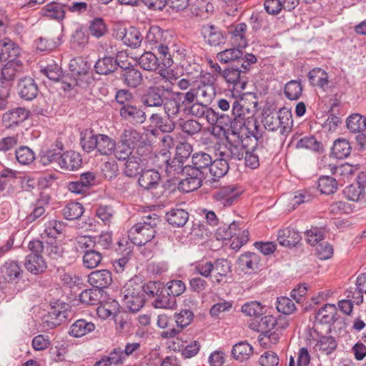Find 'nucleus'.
Wrapping results in <instances>:
<instances>
[{"instance_id": "obj_1", "label": "nucleus", "mask_w": 366, "mask_h": 366, "mask_svg": "<svg viewBox=\"0 0 366 366\" xmlns=\"http://www.w3.org/2000/svg\"><path fill=\"white\" fill-rule=\"evenodd\" d=\"M160 222L159 217L156 214L143 217L128 231L129 239L136 245H145L155 237L156 227Z\"/></svg>"}, {"instance_id": "obj_2", "label": "nucleus", "mask_w": 366, "mask_h": 366, "mask_svg": "<svg viewBox=\"0 0 366 366\" xmlns=\"http://www.w3.org/2000/svg\"><path fill=\"white\" fill-rule=\"evenodd\" d=\"M81 144L88 153L96 149L105 156L113 154L116 148L115 140L106 134H96L92 129H86L81 132Z\"/></svg>"}, {"instance_id": "obj_3", "label": "nucleus", "mask_w": 366, "mask_h": 366, "mask_svg": "<svg viewBox=\"0 0 366 366\" xmlns=\"http://www.w3.org/2000/svg\"><path fill=\"white\" fill-rule=\"evenodd\" d=\"M164 70L159 76L154 79V85L149 86L142 94V103L147 107H161L164 104V93L172 92V83L163 74Z\"/></svg>"}, {"instance_id": "obj_4", "label": "nucleus", "mask_w": 366, "mask_h": 366, "mask_svg": "<svg viewBox=\"0 0 366 366\" xmlns=\"http://www.w3.org/2000/svg\"><path fill=\"white\" fill-rule=\"evenodd\" d=\"M122 304L132 313L139 312L145 304L143 285L133 280H129L121 290Z\"/></svg>"}, {"instance_id": "obj_5", "label": "nucleus", "mask_w": 366, "mask_h": 366, "mask_svg": "<svg viewBox=\"0 0 366 366\" xmlns=\"http://www.w3.org/2000/svg\"><path fill=\"white\" fill-rule=\"evenodd\" d=\"M169 35L168 31H164L159 26H152L145 36V42L152 46V49H157L162 64L164 67L169 68L173 64V60L169 52V48L167 44V38Z\"/></svg>"}, {"instance_id": "obj_6", "label": "nucleus", "mask_w": 366, "mask_h": 366, "mask_svg": "<svg viewBox=\"0 0 366 366\" xmlns=\"http://www.w3.org/2000/svg\"><path fill=\"white\" fill-rule=\"evenodd\" d=\"M30 253L26 257L24 266L26 269L33 274H39L45 272L47 264L42 253L44 252V244L43 242L34 239L28 244Z\"/></svg>"}, {"instance_id": "obj_7", "label": "nucleus", "mask_w": 366, "mask_h": 366, "mask_svg": "<svg viewBox=\"0 0 366 366\" xmlns=\"http://www.w3.org/2000/svg\"><path fill=\"white\" fill-rule=\"evenodd\" d=\"M217 58L221 63H232L233 66L241 65L244 69H249L252 64L257 61V58L252 54L244 55L242 50L238 48L225 49L219 52Z\"/></svg>"}, {"instance_id": "obj_8", "label": "nucleus", "mask_w": 366, "mask_h": 366, "mask_svg": "<svg viewBox=\"0 0 366 366\" xmlns=\"http://www.w3.org/2000/svg\"><path fill=\"white\" fill-rule=\"evenodd\" d=\"M192 96L186 92H175L172 98L164 97L162 107L167 117L174 118L181 110L184 112L185 107L190 104Z\"/></svg>"}, {"instance_id": "obj_9", "label": "nucleus", "mask_w": 366, "mask_h": 366, "mask_svg": "<svg viewBox=\"0 0 366 366\" xmlns=\"http://www.w3.org/2000/svg\"><path fill=\"white\" fill-rule=\"evenodd\" d=\"M249 70L242 68L241 65L232 66L222 71V76L234 86L235 90H244L247 84L246 74Z\"/></svg>"}, {"instance_id": "obj_10", "label": "nucleus", "mask_w": 366, "mask_h": 366, "mask_svg": "<svg viewBox=\"0 0 366 366\" xmlns=\"http://www.w3.org/2000/svg\"><path fill=\"white\" fill-rule=\"evenodd\" d=\"M174 317L177 327L163 331L160 335L163 339L173 338L179 334L184 327L190 325L193 320L194 314L189 310H182L179 312H176Z\"/></svg>"}, {"instance_id": "obj_11", "label": "nucleus", "mask_w": 366, "mask_h": 366, "mask_svg": "<svg viewBox=\"0 0 366 366\" xmlns=\"http://www.w3.org/2000/svg\"><path fill=\"white\" fill-rule=\"evenodd\" d=\"M245 151L243 144L227 145L217 142L214 146L216 156L222 157L229 161L242 160L244 158Z\"/></svg>"}, {"instance_id": "obj_12", "label": "nucleus", "mask_w": 366, "mask_h": 366, "mask_svg": "<svg viewBox=\"0 0 366 366\" xmlns=\"http://www.w3.org/2000/svg\"><path fill=\"white\" fill-rule=\"evenodd\" d=\"M186 94L192 96L190 99H192V101H191L190 104L194 101H199L209 105L215 97L216 92L212 84H202L197 87L190 88L189 91L186 92Z\"/></svg>"}, {"instance_id": "obj_13", "label": "nucleus", "mask_w": 366, "mask_h": 366, "mask_svg": "<svg viewBox=\"0 0 366 366\" xmlns=\"http://www.w3.org/2000/svg\"><path fill=\"white\" fill-rule=\"evenodd\" d=\"M69 308L70 306L67 303L56 302L49 311L45 322L48 323V326L51 327L60 325L67 319Z\"/></svg>"}, {"instance_id": "obj_14", "label": "nucleus", "mask_w": 366, "mask_h": 366, "mask_svg": "<svg viewBox=\"0 0 366 366\" xmlns=\"http://www.w3.org/2000/svg\"><path fill=\"white\" fill-rule=\"evenodd\" d=\"M29 115V110L23 107H16L3 114L2 124L8 129L16 127L26 120Z\"/></svg>"}, {"instance_id": "obj_15", "label": "nucleus", "mask_w": 366, "mask_h": 366, "mask_svg": "<svg viewBox=\"0 0 366 366\" xmlns=\"http://www.w3.org/2000/svg\"><path fill=\"white\" fill-rule=\"evenodd\" d=\"M185 178L179 184V189L188 193L194 191L202 186L203 176L197 170H193L189 167H186L184 170Z\"/></svg>"}, {"instance_id": "obj_16", "label": "nucleus", "mask_w": 366, "mask_h": 366, "mask_svg": "<svg viewBox=\"0 0 366 366\" xmlns=\"http://www.w3.org/2000/svg\"><path fill=\"white\" fill-rule=\"evenodd\" d=\"M17 93L19 96L26 101H31L36 97L39 87L35 80L30 76L21 78L17 84Z\"/></svg>"}, {"instance_id": "obj_17", "label": "nucleus", "mask_w": 366, "mask_h": 366, "mask_svg": "<svg viewBox=\"0 0 366 366\" xmlns=\"http://www.w3.org/2000/svg\"><path fill=\"white\" fill-rule=\"evenodd\" d=\"M201 34L205 41L212 46L224 44L226 36L224 33L214 24H207L202 26Z\"/></svg>"}, {"instance_id": "obj_18", "label": "nucleus", "mask_w": 366, "mask_h": 366, "mask_svg": "<svg viewBox=\"0 0 366 366\" xmlns=\"http://www.w3.org/2000/svg\"><path fill=\"white\" fill-rule=\"evenodd\" d=\"M120 117L132 124H140L145 122L146 114L140 107L133 104L122 107L119 109Z\"/></svg>"}, {"instance_id": "obj_19", "label": "nucleus", "mask_w": 366, "mask_h": 366, "mask_svg": "<svg viewBox=\"0 0 366 366\" xmlns=\"http://www.w3.org/2000/svg\"><path fill=\"white\" fill-rule=\"evenodd\" d=\"M313 332L317 334V337H315L311 334L312 340L316 341L314 346V349L316 351L328 355L336 350L337 342L334 337L331 335H320L315 327L313 328Z\"/></svg>"}, {"instance_id": "obj_20", "label": "nucleus", "mask_w": 366, "mask_h": 366, "mask_svg": "<svg viewBox=\"0 0 366 366\" xmlns=\"http://www.w3.org/2000/svg\"><path fill=\"white\" fill-rule=\"evenodd\" d=\"M239 192L234 185L222 187L213 194V199L223 207L231 206L239 197Z\"/></svg>"}, {"instance_id": "obj_21", "label": "nucleus", "mask_w": 366, "mask_h": 366, "mask_svg": "<svg viewBox=\"0 0 366 366\" xmlns=\"http://www.w3.org/2000/svg\"><path fill=\"white\" fill-rule=\"evenodd\" d=\"M88 282L96 289L107 288L112 282V272L108 269L93 271L88 275Z\"/></svg>"}, {"instance_id": "obj_22", "label": "nucleus", "mask_w": 366, "mask_h": 366, "mask_svg": "<svg viewBox=\"0 0 366 366\" xmlns=\"http://www.w3.org/2000/svg\"><path fill=\"white\" fill-rule=\"evenodd\" d=\"M337 308L335 305L326 304L316 313L315 317V327L317 324L332 325L337 320Z\"/></svg>"}, {"instance_id": "obj_23", "label": "nucleus", "mask_w": 366, "mask_h": 366, "mask_svg": "<svg viewBox=\"0 0 366 366\" xmlns=\"http://www.w3.org/2000/svg\"><path fill=\"white\" fill-rule=\"evenodd\" d=\"M1 273L7 282H17L23 275L21 265L15 261H7L1 267Z\"/></svg>"}, {"instance_id": "obj_24", "label": "nucleus", "mask_w": 366, "mask_h": 366, "mask_svg": "<svg viewBox=\"0 0 366 366\" xmlns=\"http://www.w3.org/2000/svg\"><path fill=\"white\" fill-rule=\"evenodd\" d=\"M0 54L4 61H16L20 54V48L10 39L4 37L0 39Z\"/></svg>"}, {"instance_id": "obj_25", "label": "nucleus", "mask_w": 366, "mask_h": 366, "mask_svg": "<svg viewBox=\"0 0 366 366\" xmlns=\"http://www.w3.org/2000/svg\"><path fill=\"white\" fill-rule=\"evenodd\" d=\"M96 330L95 324L86 319L76 320L69 328V334L74 337H82Z\"/></svg>"}, {"instance_id": "obj_26", "label": "nucleus", "mask_w": 366, "mask_h": 366, "mask_svg": "<svg viewBox=\"0 0 366 366\" xmlns=\"http://www.w3.org/2000/svg\"><path fill=\"white\" fill-rule=\"evenodd\" d=\"M119 34L125 45L134 49L139 47L143 40L141 32L134 26L126 28Z\"/></svg>"}, {"instance_id": "obj_27", "label": "nucleus", "mask_w": 366, "mask_h": 366, "mask_svg": "<svg viewBox=\"0 0 366 366\" xmlns=\"http://www.w3.org/2000/svg\"><path fill=\"white\" fill-rule=\"evenodd\" d=\"M160 182V174L154 169L142 171L138 179L139 185L145 190L157 188Z\"/></svg>"}, {"instance_id": "obj_28", "label": "nucleus", "mask_w": 366, "mask_h": 366, "mask_svg": "<svg viewBox=\"0 0 366 366\" xmlns=\"http://www.w3.org/2000/svg\"><path fill=\"white\" fill-rule=\"evenodd\" d=\"M230 264L226 259H219L214 262L211 282L214 286L222 285L223 280L230 272Z\"/></svg>"}, {"instance_id": "obj_29", "label": "nucleus", "mask_w": 366, "mask_h": 366, "mask_svg": "<svg viewBox=\"0 0 366 366\" xmlns=\"http://www.w3.org/2000/svg\"><path fill=\"white\" fill-rule=\"evenodd\" d=\"M301 239V236L295 229L287 227L279 230L277 240L279 243L285 247H295Z\"/></svg>"}, {"instance_id": "obj_30", "label": "nucleus", "mask_w": 366, "mask_h": 366, "mask_svg": "<svg viewBox=\"0 0 366 366\" xmlns=\"http://www.w3.org/2000/svg\"><path fill=\"white\" fill-rule=\"evenodd\" d=\"M212 159L211 156L205 152L195 153L192 157V165H186V167H189L193 170L198 171L200 175L204 177L205 172L209 170L210 167Z\"/></svg>"}, {"instance_id": "obj_31", "label": "nucleus", "mask_w": 366, "mask_h": 366, "mask_svg": "<svg viewBox=\"0 0 366 366\" xmlns=\"http://www.w3.org/2000/svg\"><path fill=\"white\" fill-rule=\"evenodd\" d=\"M119 66L117 60L112 56L99 59L94 64V70L98 74L107 75L114 72Z\"/></svg>"}, {"instance_id": "obj_32", "label": "nucleus", "mask_w": 366, "mask_h": 366, "mask_svg": "<svg viewBox=\"0 0 366 366\" xmlns=\"http://www.w3.org/2000/svg\"><path fill=\"white\" fill-rule=\"evenodd\" d=\"M166 219L173 227H182L189 219V213L184 209L174 208L167 212Z\"/></svg>"}, {"instance_id": "obj_33", "label": "nucleus", "mask_w": 366, "mask_h": 366, "mask_svg": "<svg viewBox=\"0 0 366 366\" xmlns=\"http://www.w3.org/2000/svg\"><path fill=\"white\" fill-rule=\"evenodd\" d=\"M81 165V158L79 154L74 151H68L61 154L59 166L62 169L75 170Z\"/></svg>"}, {"instance_id": "obj_34", "label": "nucleus", "mask_w": 366, "mask_h": 366, "mask_svg": "<svg viewBox=\"0 0 366 366\" xmlns=\"http://www.w3.org/2000/svg\"><path fill=\"white\" fill-rule=\"evenodd\" d=\"M259 257L254 252H245L238 258L237 264L242 271L254 270L257 269Z\"/></svg>"}, {"instance_id": "obj_35", "label": "nucleus", "mask_w": 366, "mask_h": 366, "mask_svg": "<svg viewBox=\"0 0 366 366\" xmlns=\"http://www.w3.org/2000/svg\"><path fill=\"white\" fill-rule=\"evenodd\" d=\"M247 26L245 23H239L234 26L229 31L232 35V40L239 48H244L247 46L246 32Z\"/></svg>"}, {"instance_id": "obj_36", "label": "nucleus", "mask_w": 366, "mask_h": 366, "mask_svg": "<svg viewBox=\"0 0 366 366\" xmlns=\"http://www.w3.org/2000/svg\"><path fill=\"white\" fill-rule=\"evenodd\" d=\"M64 6V5L54 2L49 4L43 8L42 14L49 19L61 21L65 17Z\"/></svg>"}, {"instance_id": "obj_37", "label": "nucleus", "mask_w": 366, "mask_h": 366, "mask_svg": "<svg viewBox=\"0 0 366 366\" xmlns=\"http://www.w3.org/2000/svg\"><path fill=\"white\" fill-rule=\"evenodd\" d=\"M346 125L350 132H363L366 129V118L357 113L352 114L347 117Z\"/></svg>"}, {"instance_id": "obj_38", "label": "nucleus", "mask_w": 366, "mask_h": 366, "mask_svg": "<svg viewBox=\"0 0 366 366\" xmlns=\"http://www.w3.org/2000/svg\"><path fill=\"white\" fill-rule=\"evenodd\" d=\"M229 160L222 157H219V158L214 161L212 160L209 172L214 179L221 178L228 172L229 168Z\"/></svg>"}, {"instance_id": "obj_39", "label": "nucleus", "mask_w": 366, "mask_h": 366, "mask_svg": "<svg viewBox=\"0 0 366 366\" xmlns=\"http://www.w3.org/2000/svg\"><path fill=\"white\" fill-rule=\"evenodd\" d=\"M308 79L310 84L325 89L328 85V74L321 68H314L308 73Z\"/></svg>"}, {"instance_id": "obj_40", "label": "nucleus", "mask_w": 366, "mask_h": 366, "mask_svg": "<svg viewBox=\"0 0 366 366\" xmlns=\"http://www.w3.org/2000/svg\"><path fill=\"white\" fill-rule=\"evenodd\" d=\"M103 259V253L95 248L84 252L82 257L83 266L89 269L97 267L102 262Z\"/></svg>"}, {"instance_id": "obj_41", "label": "nucleus", "mask_w": 366, "mask_h": 366, "mask_svg": "<svg viewBox=\"0 0 366 366\" xmlns=\"http://www.w3.org/2000/svg\"><path fill=\"white\" fill-rule=\"evenodd\" d=\"M153 305L156 308L173 309L176 305V299L172 295L167 294L166 287H163Z\"/></svg>"}, {"instance_id": "obj_42", "label": "nucleus", "mask_w": 366, "mask_h": 366, "mask_svg": "<svg viewBox=\"0 0 366 366\" xmlns=\"http://www.w3.org/2000/svg\"><path fill=\"white\" fill-rule=\"evenodd\" d=\"M252 353L253 347L247 342H239L235 344L232 350L233 357L239 361L249 359Z\"/></svg>"}, {"instance_id": "obj_43", "label": "nucleus", "mask_w": 366, "mask_h": 366, "mask_svg": "<svg viewBox=\"0 0 366 366\" xmlns=\"http://www.w3.org/2000/svg\"><path fill=\"white\" fill-rule=\"evenodd\" d=\"M352 151V147L348 140L345 139H336L332 148V153L337 159L347 157Z\"/></svg>"}, {"instance_id": "obj_44", "label": "nucleus", "mask_w": 366, "mask_h": 366, "mask_svg": "<svg viewBox=\"0 0 366 366\" xmlns=\"http://www.w3.org/2000/svg\"><path fill=\"white\" fill-rule=\"evenodd\" d=\"M69 42L71 48L75 50H81L88 44L89 36L82 27L79 26L71 34Z\"/></svg>"}, {"instance_id": "obj_45", "label": "nucleus", "mask_w": 366, "mask_h": 366, "mask_svg": "<svg viewBox=\"0 0 366 366\" xmlns=\"http://www.w3.org/2000/svg\"><path fill=\"white\" fill-rule=\"evenodd\" d=\"M65 228V224L63 222L51 219L45 224V229L41 233V237H49L56 239L57 235L62 233Z\"/></svg>"}, {"instance_id": "obj_46", "label": "nucleus", "mask_w": 366, "mask_h": 366, "mask_svg": "<svg viewBox=\"0 0 366 366\" xmlns=\"http://www.w3.org/2000/svg\"><path fill=\"white\" fill-rule=\"evenodd\" d=\"M22 69L23 65L20 61H8L1 69V78L5 81H11Z\"/></svg>"}, {"instance_id": "obj_47", "label": "nucleus", "mask_w": 366, "mask_h": 366, "mask_svg": "<svg viewBox=\"0 0 366 366\" xmlns=\"http://www.w3.org/2000/svg\"><path fill=\"white\" fill-rule=\"evenodd\" d=\"M41 199L37 201L36 204L34 205V208L32 212L27 215L26 218V221L28 223H31L40 218L45 214V208L43 204H47L49 202V197L48 195H44L43 193H41Z\"/></svg>"}, {"instance_id": "obj_48", "label": "nucleus", "mask_w": 366, "mask_h": 366, "mask_svg": "<svg viewBox=\"0 0 366 366\" xmlns=\"http://www.w3.org/2000/svg\"><path fill=\"white\" fill-rule=\"evenodd\" d=\"M122 76L124 84L132 88L139 86L143 81L141 71L134 68L125 69Z\"/></svg>"}, {"instance_id": "obj_49", "label": "nucleus", "mask_w": 366, "mask_h": 366, "mask_svg": "<svg viewBox=\"0 0 366 366\" xmlns=\"http://www.w3.org/2000/svg\"><path fill=\"white\" fill-rule=\"evenodd\" d=\"M142 159L134 155L131 156L125 163L124 174L128 177H137L142 170Z\"/></svg>"}, {"instance_id": "obj_50", "label": "nucleus", "mask_w": 366, "mask_h": 366, "mask_svg": "<svg viewBox=\"0 0 366 366\" xmlns=\"http://www.w3.org/2000/svg\"><path fill=\"white\" fill-rule=\"evenodd\" d=\"M185 169L186 165H184V161L181 158L174 157L172 159H169L164 170L168 177L171 178H176L177 175H184Z\"/></svg>"}, {"instance_id": "obj_51", "label": "nucleus", "mask_w": 366, "mask_h": 366, "mask_svg": "<svg viewBox=\"0 0 366 366\" xmlns=\"http://www.w3.org/2000/svg\"><path fill=\"white\" fill-rule=\"evenodd\" d=\"M84 209L81 204L76 202L68 203L63 209L62 213L65 219L74 220L81 217Z\"/></svg>"}, {"instance_id": "obj_52", "label": "nucleus", "mask_w": 366, "mask_h": 366, "mask_svg": "<svg viewBox=\"0 0 366 366\" xmlns=\"http://www.w3.org/2000/svg\"><path fill=\"white\" fill-rule=\"evenodd\" d=\"M332 173L335 175V178H338L337 182L342 184L346 181H350L354 174V169L352 165L345 164L333 167Z\"/></svg>"}, {"instance_id": "obj_53", "label": "nucleus", "mask_w": 366, "mask_h": 366, "mask_svg": "<svg viewBox=\"0 0 366 366\" xmlns=\"http://www.w3.org/2000/svg\"><path fill=\"white\" fill-rule=\"evenodd\" d=\"M302 85L300 81L291 80L284 87L285 97L290 100H297L302 93Z\"/></svg>"}, {"instance_id": "obj_54", "label": "nucleus", "mask_w": 366, "mask_h": 366, "mask_svg": "<svg viewBox=\"0 0 366 366\" xmlns=\"http://www.w3.org/2000/svg\"><path fill=\"white\" fill-rule=\"evenodd\" d=\"M139 66L144 70L155 71L159 66V59L150 51L144 52L139 59Z\"/></svg>"}, {"instance_id": "obj_55", "label": "nucleus", "mask_w": 366, "mask_h": 366, "mask_svg": "<svg viewBox=\"0 0 366 366\" xmlns=\"http://www.w3.org/2000/svg\"><path fill=\"white\" fill-rule=\"evenodd\" d=\"M262 147H255L251 151H245L244 159L245 165L251 169H256L259 166V154L264 152Z\"/></svg>"}, {"instance_id": "obj_56", "label": "nucleus", "mask_w": 366, "mask_h": 366, "mask_svg": "<svg viewBox=\"0 0 366 366\" xmlns=\"http://www.w3.org/2000/svg\"><path fill=\"white\" fill-rule=\"evenodd\" d=\"M69 69L76 75H86L91 69V64L82 57H78L71 60Z\"/></svg>"}, {"instance_id": "obj_57", "label": "nucleus", "mask_w": 366, "mask_h": 366, "mask_svg": "<svg viewBox=\"0 0 366 366\" xmlns=\"http://www.w3.org/2000/svg\"><path fill=\"white\" fill-rule=\"evenodd\" d=\"M338 184L336 178L329 176H322L319 179L318 188L321 193L330 194L337 190Z\"/></svg>"}, {"instance_id": "obj_58", "label": "nucleus", "mask_w": 366, "mask_h": 366, "mask_svg": "<svg viewBox=\"0 0 366 366\" xmlns=\"http://www.w3.org/2000/svg\"><path fill=\"white\" fill-rule=\"evenodd\" d=\"M345 197L354 202L360 201L366 194V189L362 187L358 182L347 186L344 189Z\"/></svg>"}, {"instance_id": "obj_59", "label": "nucleus", "mask_w": 366, "mask_h": 366, "mask_svg": "<svg viewBox=\"0 0 366 366\" xmlns=\"http://www.w3.org/2000/svg\"><path fill=\"white\" fill-rule=\"evenodd\" d=\"M94 248L100 252L112 248V234L111 232H102L98 236L93 237Z\"/></svg>"}, {"instance_id": "obj_60", "label": "nucleus", "mask_w": 366, "mask_h": 366, "mask_svg": "<svg viewBox=\"0 0 366 366\" xmlns=\"http://www.w3.org/2000/svg\"><path fill=\"white\" fill-rule=\"evenodd\" d=\"M280 120V133L287 134L290 132L293 124V119L290 112L287 110H280L278 114Z\"/></svg>"}, {"instance_id": "obj_61", "label": "nucleus", "mask_w": 366, "mask_h": 366, "mask_svg": "<svg viewBox=\"0 0 366 366\" xmlns=\"http://www.w3.org/2000/svg\"><path fill=\"white\" fill-rule=\"evenodd\" d=\"M89 31L97 39L103 36L107 32V26L102 18H94L89 22Z\"/></svg>"}, {"instance_id": "obj_62", "label": "nucleus", "mask_w": 366, "mask_h": 366, "mask_svg": "<svg viewBox=\"0 0 366 366\" xmlns=\"http://www.w3.org/2000/svg\"><path fill=\"white\" fill-rule=\"evenodd\" d=\"M142 139V134L136 129L132 128L125 129L121 135V140L123 141L125 144L129 145L133 148L141 142Z\"/></svg>"}, {"instance_id": "obj_63", "label": "nucleus", "mask_w": 366, "mask_h": 366, "mask_svg": "<svg viewBox=\"0 0 366 366\" xmlns=\"http://www.w3.org/2000/svg\"><path fill=\"white\" fill-rule=\"evenodd\" d=\"M214 262L210 261H202L194 263V273L201 275L204 278L211 280L214 270Z\"/></svg>"}, {"instance_id": "obj_64", "label": "nucleus", "mask_w": 366, "mask_h": 366, "mask_svg": "<svg viewBox=\"0 0 366 366\" xmlns=\"http://www.w3.org/2000/svg\"><path fill=\"white\" fill-rule=\"evenodd\" d=\"M264 307L257 301L245 303L242 307V312L249 317H260L264 313Z\"/></svg>"}]
</instances>
